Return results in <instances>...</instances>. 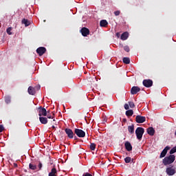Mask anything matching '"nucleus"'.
Masks as SVG:
<instances>
[{
    "mask_svg": "<svg viewBox=\"0 0 176 176\" xmlns=\"http://www.w3.org/2000/svg\"><path fill=\"white\" fill-rule=\"evenodd\" d=\"M175 161V155L170 154L169 156L165 157L163 159L162 163L164 166H168L170 164H173V163H174Z\"/></svg>",
    "mask_w": 176,
    "mask_h": 176,
    "instance_id": "nucleus-1",
    "label": "nucleus"
},
{
    "mask_svg": "<svg viewBox=\"0 0 176 176\" xmlns=\"http://www.w3.org/2000/svg\"><path fill=\"white\" fill-rule=\"evenodd\" d=\"M144 133H145V129L142 127H138L135 130V134L137 138L139 141L142 140V135H144Z\"/></svg>",
    "mask_w": 176,
    "mask_h": 176,
    "instance_id": "nucleus-2",
    "label": "nucleus"
},
{
    "mask_svg": "<svg viewBox=\"0 0 176 176\" xmlns=\"http://www.w3.org/2000/svg\"><path fill=\"white\" fill-rule=\"evenodd\" d=\"M41 89V86H36L35 87H29L28 89V92L30 96H35L36 94V90H39Z\"/></svg>",
    "mask_w": 176,
    "mask_h": 176,
    "instance_id": "nucleus-3",
    "label": "nucleus"
},
{
    "mask_svg": "<svg viewBox=\"0 0 176 176\" xmlns=\"http://www.w3.org/2000/svg\"><path fill=\"white\" fill-rule=\"evenodd\" d=\"M74 133L77 137H79V138H84V137H86V133L82 129H75Z\"/></svg>",
    "mask_w": 176,
    "mask_h": 176,
    "instance_id": "nucleus-4",
    "label": "nucleus"
},
{
    "mask_svg": "<svg viewBox=\"0 0 176 176\" xmlns=\"http://www.w3.org/2000/svg\"><path fill=\"white\" fill-rule=\"evenodd\" d=\"M37 111H38V116H47V111H46V109L39 107Z\"/></svg>",
    "mask_w": 176,
    "mask_h": 176,
    "instance_id": "nucleus-5",
    "label": "nucleus"
},
{
    "mask_svg": "<svg viewBox=\"0 0 176 176\" xmlns=\"http://www.w3.org/2000/svg\"><path fill=\"white\" fill-rule=\"evenodd\" d=\"M153 85V81H152V80L151 79L143 80V85L144 86V87H152Z\"/></svg>",
    "mask_w": 176,
    "mask_h": 176,
    "instance_id": "nucleus-6",
    "label": "nucleus"
},
{
    "mask_svg": "<svg viewBox=\"0 0 176 176\" xmlns=\"http://www.w3.org/2000/svg\"><path fill=\"white\" fill-rule=\"evenodd\" d=\"M80 32H81V34L82 35V36H87V35L90 34V30L87 28L84 27L81 28Z\"/></svg>",
    "mask_w": 176,
    "mask_h": 176,
    "instance_id": "nucleus-7",
    "label": "nucleus"
},
{
    "mask_svg": "<svg viewBox=\"0 0 176 176\" xmlns=\"http://www.w3.org/2000/svg\"><path fill=\"white\" fill-rule=\"evenodd\" d=\"M36 53L38 56H43L46 53V48L45 47H40L37 48Z\"/></svg>",
    "mask_w": 176,
    "mask_h": 176,
    "instance_id": "nucleus-8",
    "label": "nucleus"
},
{
    "mask_svg": "<svg viewBox=\"0 0 176 176\" xmlns=\"http://www.w3.org/2000/svg\"><path fill=\"white\" fill-rule=\"evenodd\" d=\"M65 131L68 138H74V135H75V133H74V131H72V129L67 128L65 129Z\"/></svg>",
    "mask_w": 176,
    "mask_h": 176,
    "instance_id": "nucleus-9",
    "label": "nucleus"
},
{
    "mask_svg": "<svg viewBox=\"0 0 176 176\" xmlns=\"http://www.w3.org/2000/svg\"><path fill=\"white\" fill-rule=\"evenodd\" d=\"M146 120L145 116H137L135 118L136 123H144Z\"/></svg>",
    "mask_w": 176,
    "mask_h": 176,
    "instance_id": "nucleus-10",
    "label": "nucleus"
},
{
    "mask_svg": "<svg viewBox=\"0 0 176 176\" xmlns=\"http://www.w3.org/2000/svg\"><path fill=\"white\" fill-rule=\"evenodd\" d=\"M140 91H141V89L140 88V87L133 86L131 89V94L132 95H135V94H137V93H138Z\"/></svg>",
    "mask_w": 176,
    "mask_h": 176,
    "instance_id": "nucleus-11",
    "label": "nucleus"
},
{
    "mask_svg": "<svg viewBox=\"0 0 176 176\" xmlns=\"http://www.w3.org/2000/svg\"><path fill=\"white\" fill-rule=\"evenodd\" d=\"M166 173L167 175L171 176V175H174V174H175L176 170H175V169H174L171 167H168L166 168Z\"/></svg>",
    "mask_w": 176,
    "mask_h": 176,
    "instance_id": "nucleus-12",
    "label": "nucleus"
},
{
    "mask_svg": "<svg viewBox=\"0 0 176 176\" xmlns=\"http://www.w3.org/2000/svg\"><path fill=\"white\" fill-rule=\"evenodd\" d=\"M168 151H170V146H166L160 155V159L165 157Z\"/></svg>",
    "mask_w": 176,
    "mask_h": 176,
    "instance_id": "nucleus-13",
    "label": "nucleus"
},
{
    "mask_svg": "<svg viewBox=\"0 0 176 176\" xmlns=\"http://www.w3.org/2000/svg\"><path fill=\"white\" fill-rule=\"evenodd\" d=\"M124 146L128 152H131V151H133V146H131V143H130V142H126Z\"/></svg>",
    "mask_w": 176,
    "mask_h": 176,
    "instance_id": "nucleus-14",
    "label": "nucleus"
},
{
    "mask_svg": "<svg viewBox=\"0 0 176 176\" xmlns=\"http://www.w3.org/2000/svg\"><path fill=\"white\" fill-rule=\"evenodd\" d=\"M57 169L55 167H54L51 169V171L48 174V176H57Z\"/></svg>",
    "mask_w": 176,
    "mask_h": 176,
    "instance_id": "nucleus-15",
    "label": "nucleus"
},
{
    "mask_svg": "<svg viewBox=\"0 0 176 176\" xmlns=\"http://www.w3.org/2000/svg\"><path fill=\"white\" fill-rule=\"evenodd\" d=\"M96 82V78L95 77H89L87 78V85L89 86H91L93 83Z\"/></svg>",
    "mask_w": 176,
    "mask_h": 176,
    "instance_id": "nucleus-16",
    "label": "nucleus"
},
{
    "mask_svg": "<svg viewBox=\"0 0 176 176\" xmlns=\"http://www.w3.org/2000/svg\"><path fill=\"white\" fill-rule=\"evenodd\" d=\"M39 120L42 124H47V118L40 116Z\"/></svg>",
    "mask_w": 176,
    "mask_h": 176,
    "instance_id": "nucleus-17",
    "label": "nucleus"
},
{
    "mask_svg": "<svg viewBox=\"0 0 176 176\" xmlns=\"http://www.w3.org/2000/svg\"><path fill=\"white\" fill-rule=\"evenodd\" d=\"M127 38H129V32H127L122 33L120 36V39H122V41H126Z\"/></svg>",
    "mask_w": 176,
    "mask_h": 176,
    "instance_id": "nucleus-18",
    "label": "nucleus"
},
{
    "mask_svg": "<svg viewBox=\"0 0 176 176\" xmlns=\"http://www.w3.org/2000/svg\"><path fill=\"white\" fill-rule=\"evenodd\" d=\"M147 133L148 135H155V129L153 127H149L147 129Z\"/></svg>",
    "mask_w": 176,
    "mask_h": 176,
    "instance_id": "nucleus-19",
    "label": "nucleus"
},
{
    "mask_svg": "<svg viewBox=\"0 0 176 176\" xmlns=\"http://www.w3.org/2000/svg\"><path fill=\"white\" fill-rule=\"evenodd\" d=\"M22 24H25V27H28V25H31V22H30V21H28V19H23L22 20Z\"/></svg>",
    "mask_w": 176,
    "mask_h": 176,
    "instance_id": "nucleus-20",
    "label": "nucleus"
},
{
    "mask_svg": "<svg viewBox=\"0 0 176 176\" xmlns=\"http://www.w3.org/2000/svg\"><path fill=\"white\" fill-rule=\"evenodd\" d=\"M100 27H107L108 25V21L107 20H102L100 22Z\"/></svg>",
    "mask_w": 176,
    "mask_h": 176,
    "instance_id": "nucleus-21",
    "label": "nucleus"
},
{
    "mask_svg": "<svg viewBox=\"0 0 176 176\" xmlns=\"http://www.w3.org/2000/svg\"><path fill=\"white\" fill-rule=\"evenodd\" d=\"M128 131L131 134H134V125L129 126H128Z\"/></svg>",
    "mask_w": 176,
    "mask_h": 176,
    "instance_id": "nucleus-22",
    "label": "nucleus"
},
{
    "mask_svg": "<svg viewBox=\"0 0 176 176\" xmlns=\"http://www.w3.org/2000/svg\"><path fill=\"white\" fill-rule=\"evenodd\" d=\"M125 115L127 116H133V115H134V111H133V109H129L126 111Z\"/></svg>",
    "mask_w": 176,
    "mask_h": 176,
    "instance_id": "nucleus-23",
    "label": "nucleus"
},
{
    "mask_svg": "<svg viewBox=\"0 0 176 176\" xmlns=\"http://www.w3.org/2000/svg\"><path fill=\"white\" fill-rule=\"evenodd\" d=\"M124 64H130V58L124 57L122 59Z\"/></svg>",
    "mask_w": 176,
    "mask_h": 176,
    "instance_id": "nucleus-24",
    "label": "nucleus"
},
{
    "mask_svg": "<svg viewBox=\"0 0 176 176\" xmlns=\"http://www.w3.org/2000/svg\"><path fill=\"white\" fill-rule=\"evenodd\" d=\"M29 168L30 169V170H36V168H37V167H36V164H29Z\"/></svg>",
    "mask_w": 176,
    "mask_h": 176,
    "instance_id": "nucleus-25",
    "label": "nucleus"
},
{
    "mask_svg": "<svg viewBox=\"0 0 176 176\" xmlns=\"http://www.w3.org/2000/svg\"><path fill=\"white\" fill-rule=\"evenodd\" d=\"M96 146V145L95 143H91L90 146H89V149H91V151H95Z\"/></svg>",
    "mask_w": 176,
    "mask_h": 176,
    "instance_id": "nucleus-26",
    "label": "nucleus"
},
{
    "mask_svg": "<svg viewBox=\"0 0 176 176\" xmlns=\"http://www.w3.org/2000/svg\"><path fill=\"white\" fill-rule=\"evenodd\" d=\"M12 27L7 28L6 32L8 35H12Z\"/></svg>",
    "mask_w": 176,
    "mask_h": 176,
    "instance_id": "nucleus-27",
    "label": "nucleus"
},
{
    "mask_svg": "<svg viewBox=\"0 0 176 176\" xmlns=\"http://www.w3.org/2000/svg\"><path fill=\"white\" fill-rule=\"evenodd\" d=\"M176 152V146L171 148L170 151V155H173V153H175Z\"/></svg>",
    "mask_w": 176,
    "mask_h": 176,
    "instance_id": "nucleus-28",
    "label": "nucleus"
},
{
    "mask_svg": "<svg viewBox=\"0 0 176 176\" xmlns=\"http://www.w3.org/2000/svg\"><path fill=\"white\" fill-rule=\"evenodd\" d=\"M124 162L125 163H130L131 162V157H126V158H124Z\"/></svg>",
    "mask_w": 176,
    "mask_h": 176,
    "instance_id": "nucleus-29",
    "label": "nucleus"
},
{
    "mask_svg": "<svg viewBox=\"0 0 176 176\" xmlns=\"http://www.w3.org/2000/svg\"><path fill=\"white\" fill-rule=\"evenodd\" d=\"M124 50H125V52L129 53V52H130V47L128 45H126L124 47Z\"/></svg>",
    "mask_w": 176,
    "mask_h": 176,
    "instance_id": "nucleus-30",
    "label": "nucleus"
},
{
    "mask_svg": "<svg viewBox=\"0 0 176 176\" xmlns=\"http://www.w3.org/2000/svg\"><path fill=\"white\" fill-rule=\"evenodd\" d=\"M129 105L130 108H134L135 107V104H134L133 102H129Z\"/></svg>",
    "mask_w": 176,
    "mask_h": 176,
    "instance_id": "nucleus-31",
    "label": "nucleus"
},
{
    "mask_svg": "<svg viewBox=\"0 0 176 176\" xmlns=\"http://www.w3.org/2000/svg\"><path fill=\"white\" fill-rule=\"evenodd\" d=\"M129 104H125L124 105V109H126V111L129 110V109H130V107H129Z\"/></svg>",
    "mask_w": 176,
    "mask_h": 176,
    "instance_id": "nucleus-32",
    "label": "nucleus"
},
{
    "mask_svg": "<svg viewBox=\"0 0 176 176\" xmlns=\"http://www.w3.org/2000/svg\"><path fill=\"white\" fill-rule=\"evenodd\" d=\"M47 119H54V114H53V116L47 114Z\"/></svg>",
    "mask_w": 176,
    "mask_h": 176,
    "instance_id": "nucleus-33",
    "label": "nucleus"
},
{
    "mask_svg": "<svg viewBox=\"0 0 176 176\" xmlns=\"http://www.w3.org/2000/svg\"><path fill=\"white\" fill-rule=\"evenodd\" d=\"M38 167V170H42V167H43L42 162H39Z\"/></svg>",
    "mask_w": 176,
    "mask_h": 176,
    "instance_id": "nucleus-34",
    "label": "nucleus"
},
{
    "mask_svg": "<svg viewBox=\"0 0 176 176\" xmlns=\"http://www.w3.org/2000/svg\"><path fill=\"white\" fill-rule=\"evenodd\" d=\"M5 101L6 104H9V102H10V98L9 97L6 98Z\"/></svg>",
    "mask_w": 176,
    "mask_h": 176,
    "instance_id": "nucleus-35",
    "label": "nucleus"
},
{
    "mask_svg": "<svg viewBox=\"0 0 176 176\" xmlns=\"http://www.w3.org/2000/svg\"><path fill=\"white\" fill-rule=\"evenodd\" d=\"M5 130V128L3 127V125L0 124V133H2Z\"/></svg>",
    "mask_w": 176,
    "mask_h": 176,
    "instance_id": "nucleus-36",
    "label": "nucleus"
},
{
    "mask_svg": "<svg viewBox=\"0 0 176 176\" xmlns=\"http://www.w3.org/2000/svg\"><path fill=\"white\" fill-rule=\"evenodd\" d=\"M114 14H115V16H119V14H120V11L117 10V11L114 12Z\"/></svg>",
    "mask_w": 176,
    "mask_h": 176,
    "instance_id": "nucleus-37",
    "label": "nucleus"
},
{
    "mask_svg": "<svg viewBox=\"0 0 176 176\" xmlns=\"http://www.w3.org/2000/svg\"><path fill=\"white\" fill-rule=\"evenodd\" d=\"M52 129H53L54 130H55V129H56V126H54V125H53V126H52Z\"/></svg>",
    "mask_w": 176,
    "mask_h": 176,
    "instance_id": "nucleus-38",
    "label": "nucleus"
},
{
    "mask_svg": "<svg viewBox=\"0 0 176 176\" xmlns=\"http://www.w3.org/2000/svg\"><path fill=\"white\" fill-rule=\"evenodd\" d=\"M122 122H126V120L125 118H124V119L122 120Z\"/></svg>",
    "mask_w": 176,
    "mask_h": 176,
    "instance_id": "nucleus-39",
    "label": "nucleus"
},
{
    "mask_svg": "<svg viewBox=\"0 0 176 176\" xmlns=\"http://www.w3.org/2000/svg\"><path fill=\"white\" fill-rule=\"evenodd\" d=\"M74 140H78V137L74 136Z\"/></svg>",
    "mask_w": 176,
    "mask_h": 176,
    "instance_id": "nucleus-40",
    "label": "nucleus"
},
{
    "mask_svg": "<svg viewBox=\"0 0 176 176\" xmlns=\"http://www.w3.org/2000/svg\"><path fill=\"white\" fill-rule=\"evenodd\" d=\"M116 36H119V33H117V34H116Z\"/></svg>",
    "mask_w": 176,
    "mask_h": 176,
    "instance_id": "nucleus-41",
    "label": "nucleus"
},
{
    "mask_svg": "<svg viewBox=\"0 0 176 176\" xmlns=\"http://www.w3.org/2000/svg\"><path fill=\"white\" fill-rule=\"evenodd\" d=\"M14 166H15L16 167H17V164H14Z\"/></svg>",
    "mask_w": 176,
    "mask_h": 176,
    "instance_id": "nucleus-42",
    "label": "nucleus"
},
{
    "mask_svg": "<svg viewBox=\"0 0 176 176\" xmlns=\"http://www.w3.org/2000/svg\"><path fill=\"white\" fill-rule=\"evenodd\" d=\"M49 113H50V111H47V114Z\"/></svg>",
    "mask_w": 176,
    "mask_h": 176,
    "instance_id": "nucleus-43",
    "label": "nucleus"
},
{
    "mask_svg": "<svg viewBox=\"0 0 176 176\" xmlns=\"http://www.w3.org/2000/svg\"><path fill=\"white\" fill-rule=\"evenodd\" d=\"M56 120H53V122H55Z\"/></svg>",
    "mask_w": 176,
    "mask_h": 176,
    "instance_id": "nucleus-44",
    "label": "nucleus"
}]
</instances>
